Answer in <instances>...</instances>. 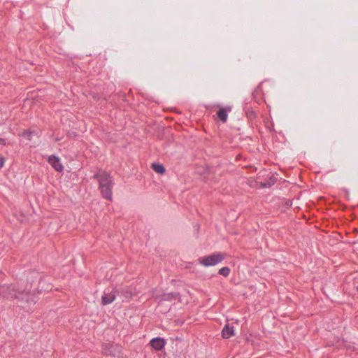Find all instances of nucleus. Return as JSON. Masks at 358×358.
<instances>
[{
	"mask_svg": "<svg viewBox=\"0 0 358 358\" xmlns=\"http://www.w3.org/2000/svg\"><path fill=\"white\" fill-rule=\"evenodd\" d=\"M150 345L154 350L159 351L164 348L166 345V341L163 338L155 337L150 340Z\"/></svg>",
	"mask_w": 358,
	"mask_h": 358,
	"instance_id": "423d86ee",
	"label": "nucleus"
},
{
	"mask_svg": "<svg viewBox=\"0 0 358 358\" xmlns=\"http://www.w3.org/2000/svg\"><path fill=\"white\" fill-rule=\"evenodd\" d=\"M121 294L127 300L131 299L133 296L132 289L131 287H125L121 290Z\"/></svg>",
	"mask_w": 358,
	"mask_h": 358,
	"instance_id": "f8f14e48",
	"label": "nucleus"
},
{
	"mask_svg": "<svg viewBox=\"0 0 358 358\" xmlns=\"http://www.w3.org/2000/svg\"><path fill=\"white\" fill-rule=\"evenodd\" d=\"M232 336H234V327L229 323H227L222 330V336L224 339H228Z\"/></svg>",
	"mask_w": 358,
	"mask_h": 358,
	"instance_id": "0eeeda50",
	"label": "nucleus"
},
{
	"mask_svg": "<svg viewBox=\"0 0 358 358\" xmlns=\"http://www.w3.org/2000/svg\"><path fill=\"white\" fill-rule=\"evenodd\" d=\"M0 144L3 145H6V139L0 138Z\"/></svg>",
	"mask_w": 358,
	"mask_h": 358,
	"instance_id": "6ab92c4d",
	"label": "nucleus"
},
{
	"mask_svg": "<svg viewBox=\"0 0 358 358\" xmlns=\"http://www.w3.org/2000/svg\"><path fill=\"white\" fill-rule=\"evenodd\" d=\"M115 347V346L113 344L108 343L106 345V348H104V350H108V354L115 355V353L113 350Z\"/></svg>",
	"mask_w": 358,
	"mask_h": 358,
	"instance_id": "f3484780",
	"label": "nucleus"
},
{
	"mask_svg": "<svg viewBox=\"0 0 358 358\" xmlns=\"http://www.w3.org/2000/svg\"><path fill=\"white\" fill-rule=\"evenodd\" d=\"M275 182V178L274 177L270 178L269 180L262 182V186L264 187H268L274 185Z\"/></svg>",
	"mask_w": 358,
	"mask_h": 358,
	"instance_id": "4468645a",
	"label": "nucleus"
},
{
	"mask_svg": "<svg viewBox=\"0 0 358 358\" xmlns=\"http://www.w3.org/2000/svg\"><path fill=\"white\" fill-rule=\"evenodd\" d=\"M357 291H358V287H357Z\"/></svg>",
	"mask_w": 358,
	"mask_h": 358,
	"instance_id": "aec40b11",
	"label": "nucleus"
},
{
	"mask_svg": "<svg viewBox=\"0 0 358 358\" xmlns=\"http://www.w3.org/2000/svg\"><path fill=\"white\" fill-rule=\"evenodd\" d=\"M218 273L224 277H227L230 273V268L227 266L222 267L219 270Z\"/></svg>",
	"mask_w": 358,
	"mask_h": 358,
	"instance_id": "2eb2a0df",
	"label": "nucleus"
},
{
	"mask_svg": "<svg viewBox=\"0 0 358 358\" xmlns=\"http://www.w3.org/2000/svg\"><path fill=\"white\" fill-rule=\"evenodd\" d=\"M34 133V131H31V130H24L21 136L27 138L28 140H31V136Z\"/></svg>",
	"mask_w": 358,
	"mask_h": 358,
	"instance_id": "dca6fc26",
	"label": "nucleus"
},
{
	"mask_svg": "<svg viewBox=\"0 0 358 358\" xmlns=\"http://www.w3.org/2000/svg\"><path fill=\"white\" fill-rule=\"evenodd\" d=\"M5 163V159L4 157L0 156V169L2 168Z\"/></svg>",
	"mask_w": 358,
	"mask_h": 358,
	"instance_id": "a211bd4d",
	"label": "nucleus"
},
{
	"mask_svg": "<svg viewBox=\"0 0 358 358\" xmlns=\"http://www.w3.org/2000/svg\"><path fill=\"white\" fill-rule=\"evenodd\" d=\"M115 298L116 291L114 289L112 290H105L101 296V304L103 306L108 305L113 302Z\"/></svg>",
	"mask_w": 358,
	"mask_h": 358,
	"instance_id": "20e7f679",
	"label": "nucleus"
},
{
	"mask_svg": "<svg viewBox=\"0 0 358 358\" xmlns=\"http://www.w3.org/2000/svg\"><path fill=\"white\" fill-rule=\"evenodd\" d=\"M93 178L99 181V189L103 198L111 201L114 182L110 174L105 171L99 170L93 176Z\"/></svg>",
	"mask_w": 358,
	"mask_h": 358,
	"instance_id": "f03ea898",
	"label": "nucleus"
},
{
	"mask_svg": "<svg viewBox=\"0 0 358 358\" xmlns=\"http://www.w3.org/2000/svg\"><path fill=\"white\" fill-rule=\"evenodd\" d=\"M0 296L3 299H16L25 302L28 306L35 304L38 300L34 292L29 290H21L13 285L0 286Z\"/></svg>",
	"mask_w": 358,
	"mask_h": 358,
	"instance_id": "f257e3e1",
	"label": "nucleus"
},
{
	"mask_svg": "<svg viewBox=\"0 0 358 358\" xmlns=\"http://www.w3.org/2000/svg\"><path fill=\"white\" fill-rule=\"evenodd\" d=\"M151 167L156 173L159 174H164L166 171L164 165L162 164L152 163Z\"/></svg>",
	"mask_w": 358,
	"mask_h": 358,
	"instance_id": "9b49d317",
	"label": "nucleus"
},
{
	"mask_svg": "<svg viewBox=\"0 0 358 358\" xmlns=\"http://www.w3.org/2000/svg\"><path fill=\"white\" fill-rule=\"evenodd\" d=\"M179 296L180 294L178 292L165 293L162 295L161 299L163 301H172L177 299Z\"/></svg>",
	"mask_w": 358,
	"mask_h": 358,
	"instance_id": "9d476101",
	"label": "nucleus"
},
{
	"mask_svg": "<svg viewBox=\"0 0 358 358\" xmlns=\"http://www.w3.org/2000/svg\"><path fill=\"white\" fill-rule=\"evenodd\" d=\"M42 280L43 275L40 273L35 271H31L29 276L27 277V281L31 284V285H32L36 280H38L40 283Z\"/></svg>",
	"mask_w": 358,
	"mask_h": 358,
	"instance_id": "6e6552de",
	"label": "nucleus"
},
{
	"mask_svg": "<svg viewBox=\"0 0 358 358\" xmlns=\"http://www.w3.org/2000/svg\"><path fill=\"white\" fill-rule=\"evenodd\" d=\"M231 111V108L230 107H227V108H221L220 110H219L217 113V115L218 117V118L222 122H226L227 120V117H228V112H230Z\"/></svg>",
	"mask_w": 358,
	"mask_h": 358,
	"instance_id": "1a4fd4ad",
	"label": "nucleus"
},
{
	"mask_svg": "<svg viewBox=\"0 0 358 358\" xmlns=\"http://www.w3.org/2000/svg\"><path fill=\"white\" fill-rule=\"evenodd\" d=\"M244 110H245L246 116H247V117L248 119H250V120H252L255 119L256 114H255V111L252 108H250L248 106H246L244 108Z\"/></svg>",
	"mask_w": 358,
	"mask_h": 358,
	"instance_id": "ddd939ff",
	"label": "nucleus"
},
{
	"mask_svg": "<svg viewBox=\"0 0 358 358\" xmlns=\"http://www.w3.org/2000/svg\"><path fill=\"white\" fill-rule=\"evenodd\" d=\"M48 162L56 171H63L64 166L61 163V160L59 157L52 155L48 157Z\"/></svg>",
	"mask_w": 358,
	"mask_h": 358,
	"instance_id": "39448f33",
	"label": "nucleus"
},
{
	"mask_svg": "<svg viewBox=\"0 0 358 358\" xmlns=\"http://www.w3.org/2000/svg\"><path fill=\"white\" fill-rule=\"evenodd\" d=\"M224 259V254L221 252H214L210 255L200 257L198 261L204 266H212L220 263Z\"/></svg>",
	"mask_w": 358,
	"mask_h": 358,
	"instance_id": "7ed1b4c3",
	"label": "nucleus"
}]
</instances>
